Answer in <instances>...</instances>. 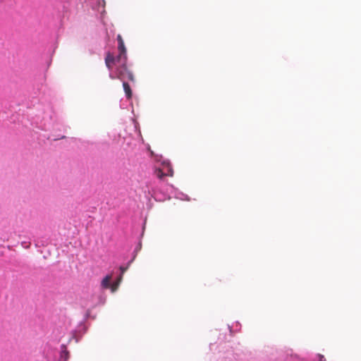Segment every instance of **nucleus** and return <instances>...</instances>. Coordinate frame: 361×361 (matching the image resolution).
<instances>
[{
  "instance_id": "f257e3e1",
  "label": "nucleus",
  "mask_w": 361,
  "mask_h": 361,
  "mask_svg": "<svg viewBox=\"0 0 361 361\" xmlns=\"http://www.w3.org/2000/svg\"><path fill=\"white\" fill-rule=\"evenodd\" d=\"M126 63L127 56L115 57L112 54L108 52L105 57V63L109 70L112 69L114 66H116L115 78L121 81L128 80L131 82H135V76L133 72L127 67ZM111 78H114V77Z\"/></svg>"
},
{
  "instance_id": "f03ea898",
  "label": "nucleus",
  "mask_w": 361,
  "mask_h": 361,
  "mask_svg": "<svg viewBox=\"0 0 361 361\" xmlns=\"http://www.w3.org/2000/svg\"><path fill=\"white\" fill-rule=\"evenodd\" d=\"M45 359L47 361H67L69 358V352L66 349V345L62 344L61 350L52 348L49 345H47L44 350Z\"/></svg>"
},
{
  "instance_id": "7ed1b4c3",
  "label": "nucleus",
  "mask_w": 361,
  "mask_h": 361,
  "mask_svg": "<svg viewBox=\"0 0 361 361\" xmlns=\"http://www.w3.org/2000/svg\"><path fill=\"white\" fill-rule=\"evenodd\" d=\"M164 168L159 169L155 171V175L158 178L162 179L164 176H173V171L170 166H166V171H164Z\"/></svg>"
},
{
  "instance_id": "20e7f679",
  "label": "nucleus",
  "mask_w": 361,
  "mask_h": 361,
  "mask_svg": "<svg viewBox=\"0 0 361 361\" xmlns=\"http://www.w3.org/2000/svg\"><path fill=\"white\" fill-rule=\"evenodd\" d=\"M117 40L118 42V49L119 51V54L117 56H127L126 49L125 47L124 42L121 35H118Z\"/></svg>"
},
{
  "instance_id": "39448f33",
  "label": "nucleus",
  "mask_w": 361,
  "mask_h": 361,
  "mask_svg": "<svg viewBox=\"0 0 361 361\" xmlns=\"http://www.w3.org/2000/svg\"><path fill=\"white\" fill-rule=\"evenodd\" d=\"M87 331V328L85 326V325L83 324V322H81L78 326L77 327V329L75 330V332L73 335V338H75V341L76 342H78L79 341V338L78 337V334H85V332Z\"/></svg>"
},
{
  "instance_id": "423d86ee",
  "label": "nucleus",
  "mask_w": 361,
  "mask_h": 361,
  "mask_svg": "<svg viewBox=\"0 0 361 361\" xmlns=\"http://www.w3.org/2000/svg\"><path fill=\"white\" fill-rule=\"evenodd\" d=\"M123 87L125 92V94L126 95V97L128 99H130L133 96V92L131 90V88L128 82L126 81H123Z\"/></svg>"
},
{
  "instance_id": "0eeeda50",
  "label": "nucleus",
  "mask_w": 361,
  "mask_h": 361,
  "mask_svg": "<svg viewBox=\"0 0 361 361\" xmlns=\"http://www.w3.org/2000/svg\"><path fill=\"white\" fill-rule=\"evenodd\" d=\"M111 276L108 275V276H105L103 279L102 281V287L104 288H110V286H111L110 281H111Z\"/></svg>"
},
{
  "instance_id": "6e6552de",
  "label": "nucleus",
  "mask_w": 361,
  "mask_h": 361,
  "mask_svg": "<svg viewBox=\"0 0 361 361\" xmlns=\"http://www.w3.org/2000/svg\"><path fill=\"white\" fill-rule=\"evenodd\" d=\"M121 279H122V276L121 275L118 278V279L110 286V288L111 290V292L114 293V292H115L118 289Z\"/></svg>"
},
{
  "instance_id": "1a4fd4ad",
  "label": "nucleus",
  "mask_w": 361,
  "mask_h": 361,
  "mask_svg": "<svg viewBox=\"0 0 361 361\" xmlns=\"http://www.w3.org/2000/svg\"><path fill=\"white\" fill-rule=\"evenodd\" d=\"M318 357L319 361H326L324 356L321 354H318Z\"/></svg>"
},
{
  "instance_id": "9d476101",
  "label": "nucleus",
  "mask_w": 361,
  "mask_h": 361,
  "mask_svg": "<svg viewBox=\"0 0 361 361\" xmlns=\"http://www.w3.org/2000/svg\"><path fill=\"white\" fill-rule=\"evenodd\" d=\"M121 271V275L126 271L127 268H124V267H121L120 268Z\"/></svg>"
},
{
  "instance_id": "9b49d317",
  "label": "nucleus",
  "mask_w": 361,
  "mask_h": 361,
  "mask_svg": "<svg viewBox=\"0 0 361 361\" xmlns=\"http://www.w3.org/2000/svg\"><path fill=\"white\" fill-rule=\"evenodd\" d=\"M85 316H86V317L90 316V310H87L86 314H85Z\"/></svg>"
}]
</instances>
